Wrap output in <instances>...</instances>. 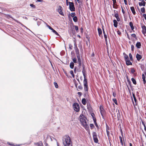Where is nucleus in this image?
Segmentation results:
<instances>
[{
    "mask_svg": "<svg viewBox=\"0 0 146 146\" xmlns=\"http://www.w3.org/2000/svg\"><path fill=\"white\" fill-rule=\"evenodd\" d=\"M62 141L64 146H72V142L70 137L68 135H66L64 136Z\"/></svg>",
    "mask_w": 146,
    "mask_h": 146,
    "instance_id": "f257e3e1",
    "label": "nucleus"
},
{
    "mask_svg": "<svg viewBox=\"0 0 146 146\" xmlns=\"http://www.w3.org/2000/svg\"><path fill=\"white\" fill-rule=\"evenodd\" d=\"M80 122L82 123V125L86 129H87L88 128V126L87 124L86 118L83 115H80Z\"/></svg>",
    "mask_w": 146,
    "mask_h": 146,
    "instance_id": "f03ea898",
    "label": "nucleus"
},
{
    "mask_svg": "<svg viewBox=\"0 0 146 146\" xmlns=\"http://www.w3.org/2000/svg\"><path fill=\"white\" fill-rule=\"evenodd\" d=\"M74 110L76 112H78L80 110V106L78 103H75L73 105Z\"/></svg>",
    "mask_w": 146,
    "mask_h": 146,
    "instance_id": "7ed1b4c3",
    "label": "nucleus"
},
{
    "mask_svg": "<svg viewBox=\"0 0 146 146\" xmlns=\"http://www.w3.org/2000/svg\"><path fill=\"white\" fill-rule=\"evenodd\" d=\"M93 140L94 142L95 143H98V140L97 138V134L96 132H94L92 133Z\"/></svg>",
    "mask_w": 146,
    "mask_h": 146,
    "instance_id": "20e7f679",
    "label": "nucleus"
},
{
    "mask_svg": "<svg viewBox=\"0 0 146 146\" xmlns=\"http://www.w3.org/2000/svg\"><path fill=\"white\" fill-rule=\"evenodd\" d=\"M74 49L77 58H80L79 50L76 45L75 44Z\"/></svg>",
    "mask_w": 146,
    "mask_h": 146,
    "instance_id": "39448f33",
    "label": "nucleus"
},
{
    "mask_svg": "<svg viewBox=\"0 0 146 146\" xmlns=\"http://www.w3.org/2000/svg\"><path fill=\"white\" fill-rule=\"evenodd\" d=\"M84 90L85 91H88V86L87 85V79H84Z\"/></svg>",
    "mask_w": 146,
    "mask_h": 146,
    "instance_id": "423d86ee",
    "label": "nucleus"
},
{
    "mask_svg": "<svg viewBox=\"0 0 146 146\" xmlns=\"http://www.w3.org/2000/svg\"><path fill=\"white\" fill-rule=\"evenodd\" d=\"M69 8L70 10L72 11H75V9L74 7V3L73 2H69Z\"/></svg>",
    "mask_w": 146,
    "mask_h": 146,
    "instance_id": "0eeeda50",
    "label": "nucleus"
},
{
    "mask_svg": "<svg viewBox=\"0 0 146 146\" xmlns=\"http://www.w3.org/2000/svg\"><path fill=\"white\" fill-rule=\"evenodd\" d=\"M62 7L60 6H59L58 8V9H57V11L59 13L62 15L64 16V14L62 11Z\"/></svg>",
    "mask_w": 146,
    "mask_h": 146,
    "instance_id": "6e6552de",
    "label": "nucleus"
},
{
    "mask_svg": "<svg viewBox=\"0 0 146 146\" xmlns=\"http://www.w3.org/2000/svg\"><path fill=\"white\" fill-rule=\"evenodd\" d=\"M142 29V32L143 34H146V27L144 25H143L141 27Z\"/></svg>",
    "mask_w": 146,
    "mask_h": 146,
    "instance_id": "1a4fd4ad",
    "label": "nucleus"
},
{
    "mask_svg": "<svg viewBox=\"0 0 146 146\" xmlns=\"http://www.w3.org/2000/svg\"><path fill=\"white\" fill-rule=\"evenodd\" d=\"M146 3L144 1V0H142L141 2H139V6H145V5Z\"/></svg>",
    "mask_w": 146,
    "mask_h": 146,
    "instance_id": "9d476101",
    "label": "nucleus"
},
{
    "mask_svg": "<svg viewBox=\"0 0 146 146\" xmlns=\"http://www.w3.org/2000/svg\"><path fill=\"white\" fill-rule=\"evenodd\" d=\"M136 58L138 61H139L141 59L142 57V56L140 54H136Z\"/></svg>",
    "mask_w": 146,
    "mask_h": 146,
    "instance_id": "9b49d317",
    "label": "nucleus"
},
{
    "mask_svg": "<svg viewBox=\"0 0 146 146\" xmlns=\"http://www.w3.org/2000/svg\"><path fill=\"white\" fill-rule=\"evenodd\" d=\"M36 145H37L38 146H43L42 143L41 141H40L38 143H35Z\"/></svg>",
    "mask_w": 146,
    "mask_h": 146,
    "instance_id": "f8f14e48",
    "label": "nucleus"
},
{
    "mask_svg": "<svg viewBox=\"0 0 146 146\" xmlns=\"http://www.w3.org/2000/svg\"><path fill=\"white\" fill-rule=\"evenodd\" d=\"M114 17L116 18L117 21L119 22L120 21V19L119 17L118 14L117 13L115 14Z\"/></svg>",
    "mask_w": 146,
    "mask_h": 146,
    "instance_id": "ddd939ff",
    "label": "nucleus"
},
{
    "mask_svg": "<svg viewBox=\"0 0 146 146\" xmlns=\"http://www.w3.org/2000/svg\"><path fill=\"white\" fill-rule=\"evenodd\" d=\"M113 25L115 27H117V26L118 23L117 21L115 20H113Z\"/></svg>",
    "mask_w": 146,
    "mask_h": 146,
    "instance_id": "4468645a",
    "label": "nucleus"
},
{
    "mask_svg": "<svg viewBox=\"0 0 146 146\" xmlns=\"http://www.w3.org/2000/svg\"><path fill=\"white\" fill-rule=\"evenodd\" d=\"M123 54L124 56L125 61L129 59L128 56L127 54H126L125 52H124Z\"/></svg>",
    "mask_w": 146,
    "mask_h": 146,
    "instance_id": "2eb2a0df",
    "label": "nucleus"
},
{
    "mask_svg": "<svg viewBox=\"0 0 146 146\" xmlns=\"http://www.w3.org/2000/svg\"><path fill=\"white\" fill-rule=\"evenodd\" d=\"M126 64L127 65H132V63L128 60H125Z\"/></svg>",
    "mask_w": 146,
    "mask_h": 146,
    "instance_id": "dca6fc26",
    "label": "nucleus"
},
{
    "mask_svg": "<svg viewBox=\"0 0 146 146\" xmlns=\"http://www.w3.org/2000/svg\"><path fill=\"white\" fill-rule=\"evenodd\" d=\"M136 46L138 48H141V45L140 42H138L136 44Z\"/></svg>",
    "mask_w": 146,
    "mask_h": 146,
    "instance_id": "f3484780",
    "label": "nucleus"
},
{
    "mask_svg": "<svg viewBox=\"0 0 146 146\" xmlns=\"http://www.w3.org/2000/svg\"><path fill=\"white\" fill-rule=\"evenodd\" d=\"M130 9L133 13L134 15H135V10L134 7H131L130 8Z\"/></svg>",
    "mask_w": 146,
    "mask_h": 146,
    "instance_id": "a211bd4d",
    "label": "nucleus"
},
{
    "mask_svg": "<svg viewBox=\"0 0 146 146\" xmlns=\"http://www.w3.org/2000/svg\"><path fill=\"white\" fill-rule=\"evenodd\" d=\"M98 31L99 36H100L102 33V32L101 29L100 28H98Z\"/></svg>",
    "mask_w": 146,
    "mask_h": 146,
    "instance_id": "6ab92c4d",
    "label": "nucleus"
},
{
    "mask_svg": "<svg viewBox=\"0 0 146 146\" xmlns=\"http://www.w3.org/2000/svg\"><path fill=\"white\" fill-rule=\"evenodd\" d=\"M129 25L131 28L132 30H133L134 29V27L133 25V23L132 22H130L129 23Z\"/></svg>",
    "mask_w": 146,
    "mask_h": 146,
    "instance_id": "aec40b11",
    "label": "nucleus"
},
{
    "mask_svg": "<svg viewBox=\"0 0 146 146\" xmlns=\"http://www.w3.org/2000/svg\"><path fill=\"white\" fill-rule=\"evenodd\" d=\"M74 63L73 62H71L70 63V67L71 69H73L74 68Z\"/></svg>",
    "mask_w": 146,
    "mask_h": 146,
    "instance_id": "412c9836",
    "label": "nucleus"
},
{
    "mask_svg": "<svg viewBox=\"0 0 146 146\" xmlns=\"http://www.w3.org/2000/svg\"><path fill=\"white\" fill-rule=\"evenodd\" d=\"M86 102V101L85 99L83 98L82 100V103L84 105H85Z\"/></svg>",
    "mask_w": 146,
    "mask_h": 146,
    "instance_id": "4be33fe9",
    "label": "nucleus"
},
{
    "mask_svg": "<svg viewBox=\"0 0 146 146\" xmlns=\"http://www.w3.org/2000/svg\"><path fill=\"white\" fill-rule=\"evenodd\" d=\"M78 64H79L78 66L79 67H80L81 66V60L80 58H78Z\"/></svg>",
    "mask_w": 146,
    "mask_h": 146,
    "instance_id": "5701e85b",
    "label": "nucleus"
},
{
    "mask_svg": "<svg viewBox=\"0 0 146 146\" xmlns=\"http://www.w3.org/2000/svg\"><path fill=\"white\" fill-rule=\"evenodd\" d=\"M100 112L101 114L102 115V113L104 109L103 107L102 106H100Z\"/></svg>",
    "mask_w": 146,
    "mask_h": 146,
    "instance_id": "b1692460",
    "label": "nucleus"
},
{
    "mask_svg": "<svg viewBox=\"0 0 146 146\" xmlns=\"http://www.w3.org/2000/svg\"><path fill=\"white\" fill-rule=\"evenodd\" d=\"M73 20L74 22H77L78 20V19L76 16H75L73 18Z\"/></svg>",
    "mask_w": 146,
    "mask_h": 146,
    "instance_id": "393cba45",
    "label": "nucleus"
},
{
    "mask_svg": "<svg viewBox=\"0 0 146 146\" xmlns=\"http://www.w3.org/2000/svg\"><path fill=\"white\" fill-rule=\"evenodd\" d=\"M131 80L134 84H136V81L134 78H132Z\"/></svg>",
    "mask_w": 146,
    "mask_h": 146,
    "instance_id": "a878e982",
    "label": "nucleus"
},
{
    "mask_svg": "<svg viewBox=\"0 0 146 146\" xmlns=\"http://www.w3.org/2000/svg\"><path fill=\"white\" fill-rule=\"evenodd\" d=\"M119 138L120 140V142L121 143V144L122 145H123V142L122 138L121 136H119Z\"/></svg>",
    "mask_w": 146,
    "mask_h": 146,
    "instance_id": "bb28decb",
    "label": "nucleus"
},
{
    "mask_svg": "<svg viewBox=\"0 0 146 146\" xmlns=\"http://www.w3.org/2000/svg\"><path fill=\"white\" fill-rule=\"evenodd\" d=\"M51 30L56 35H57L58 36L59 34L58 33L54 30L53 29L52 30Z\"/></svg>",
    "mask_w": 146,
    "mask_h": 146,
    "instance_id": "cd10ccee",
    "label": "nucleus"
},
{
    "mask_svg": "<svg viewBox=\"0 0 146 146\" xmlns=\"http://www.w3.org/2000/svg\"><path fill=\"white\" fill-rule=\"evenodd\" d=\"M112 0L113 1V8H114V6H117L116 4V0Z\"/></svg>",
    "mask_w": 146,
    "mask_h": 146,
    "instance_id": "c85d7f7f",
    "label": "nucleus"
},
{
    "mask_svg": "<svg viewBox=\"0 0 146 146\" xmlns=\"http://www.w3.org/2000/svg\"><path fill=\"white\" fill-rule=\"evenodd\" d=\"M70 74L72 75L73 77L74 78L75 76H74V74L73 72V70H71L70 71Z\"/></svg>",
    "mask_w": 146,
    "mask_h": 146,
    "instance_id": "c756f323",
    "label": "nucleus"
},
{
    "mask_svg": "<svg viewBox=\"0 0 146 146\" xmlns=\"http://www.w3.org/2000/svg\"><path fill=\"white\" fill-rule=\"evenodd\" d=\"M73 63H76L77 62V59L76 58H73L72 60Z\"/></svg>",
    "mask_w": 146,
    "mask_h": 146,
    "instance_id": "7c9ffc66",
    "label": "nucleus"
},
{
    "mask_svg": "<svg viewBox=\"0 0 146 146\" xmlns=\"http://www.w3.org/2000/svg\"><path fill=\"white\" fill-rule=\"evenodd\" d=\"M141 12L143 13H144L145 12V8L144 7H143L141 9Z\"/></svg>",
    "mask_w": 146,
    "mask_h": 146,
    "instance_id": "2f4dec72",
    "label": "nucleus"
},
{
    "mask_svg": "<svg viewBox=\"0 0 146 146\" xmlns=\"http://www.w3.org/2000/svg\"><path fill=\"white\" fill-rule=\"evenodd\" d=\"M112 100H113V101L115 103V104L116 105L117 104V101L116 99H115V98L113 99Z\"/></svg>",
    "mask_w": 146,
    "mask_h": 146,
    "instance_id": "473e14b6",
    "label": "nucleus"
},
{
    "mask_svg": "<svg viewBox=\"0 0 146 146\" xmlns=\"http://www.w3.org/2000/svg\"><path fill=\"white\" fill-rule=\"evenodd\" d=\"M133 99L135 102L136 103L137 102V100L135 97V95L134 94H133Z\"/></svg>",
    "mask_w": 146,
    "mask_h": 146,
    "instance_id": "72a5a7b5",
    "label": "nucleus"
},
{
    "mask_svg": "<svg viewBox=\"0 0 146 146\" xmlns=\"http://www.w3.org/2000/svg\"><path fill=\"white\" fill-rule=\"evenodd\" d=\"M129 56L130 59L131 60H133V57H132V55H131V53H130L129 54Z\"/></svg>",
    "mask_w": 146,
    "mask_h": 146,
    "instance_id": "f704fd0d",
    "label": "nucleus"
},
{
    "mask_svg": "<svg viewBox=\"0 0 146 146\" xmlns=\"http://www.w3.org/2000/svg\"><path fill=\"white\" fill-rule=\"evenodd\" d=\"M135 72V71L134 69L133 68H131V72L132 74H133Z\"/></svg>",
    "mask_w": 146,
    "mask_h": 146,
    "instance_id": "c9c22d12",
    "label": "nucleus"
},
{
    "mask_svg": "<svg viewBox=\"0 0 146 146\" xmlns=\"http://www.w3.org/2000/svg\"><path fill=\"white\" fill-rule=\"evenodd\" d=\"M54 84L56 88H57L58 87V86L57 83L54 82Z\"/></svg>",
    "mask_w": 146,
    "mask_h": 146,
    "instance_id": "e433bc0d",
    "label": "nucleus"
},
{
    "mask_svg": "<svg viewBox=\"0 0 146 146\" xmlns=\"http://www.w3.org/2000/svg\"><path fill=\"white\" fill-rule=\"evenodd\" d=\"M76 14L75 13H71L70 15L72 17H75L74 16Z\"/></svg>",
    "mask_w": 146,
    "mask_h": 146,
    "instance_id": "4c0bfd02",
    "label": "nucleus"
},
{
    "mask_svg": "<svg viewBox=\"0 0 146 146\" xmlns=\"http://www.w3.org/2000/svg\"><path fill=\"white\" fill-rule=\"evenodd\" d=\"M82 72L83 74V73H86V71L85 69V67L84 66H83V69L82 70Z\"/></svg>",
    "mask_w": 146,
    "mask_h": 146,
    "instance_id": "58836bf2",
    "label": "nucleus"
},
{
    "mask_svg": "<svg viewBox=\"0 0 146 146\" xmlns=\"http://www.w3.org/2000/svg\"><path fill=\"white\" fill-rule=\"evenodd\" d=\"M75 30L76 31H78V28L77 26H74Z\"/></svg>",
    "mask_w": 146,
    "mask_h": 146,
    "instance_id": "ea45409f",
    "label": "nucleus"
},
{
    "mask_svg": "<svg viewBox=\"0 0 146 146\" xmlns=\"http://www.w3.org/2000/svg\"><path fill=\"white\" fill-rule=\"evenodd\" d=\"M44 143L45 144V146H49L48 144L47 143V140H44Z\"/></svg>",
    "mask_w": 146,
    "mask_h": 146,
    "instance_id": "a19ab883",
    "label": "nucleus"
},
{
    "mask_svg": "<svg viewBox=\"0 0 146 146\" xmlns=\"http://www.w3.org/2000/svg\"><path fill=\"white\" fill-rule=\"evenodd\" d=\"M104 38H105L106 41L107 42V35L106 34H104Z\"/></svg>",
    "mask_w": 146,
    "mask_h": 146,
    "instance_id": "79ce46f5",
    "label": "nucleus"
},
{
    "mask_svg": "<svg viewBox=\"0 0 146 146\" xmlns=\"http://www.w3.org/2000/svg\"><path fill=\"white\" fill-rule=\"evenodd\" d=\"M87 108L89 111H91L92 109L91 107L90 106H88Z\"/></svg>",
    "mask_w": 146,
    "mask_h": 146,
    "instance_id": "37998d69",
    "label": "nucleus"
},
{
    "mask_svg": "<svg viewBox=\"0 0 146 146\" xmlns=\"http://www.w3.org/2000/svg\"><path fill=\"white\" fill-rule=\"evenodd\" d=\"M131 50L132 51H133L134 50V45H131Z\"/></svg>",
    "mask_w": 146,
    "mask_h": 146,
    "instance_id": "c03bdc74",
    "label": "nucleus"
},
{
    "mask_svg": "<svg viewBox=\"0 0 146 146\" xmlns=\"http://www.w3.org/2000/svg\"><path fill=\"white\" fill-rule=\"evenodd\" d=\"M106 132H107V135H108V137L109 140L110 141L109 138V135L110 132L109 131H108L107 130L106 131Z\"/></svg>",
    "mask_w": 146,
    "mask_h": 146,
    "instance_id": "a18cd8bd",
    "label": "nucleus"
},
{
    "mask_svg": "<svg viewBox=\"0 0 146 146\" xmlns=\"http://www.w3.org/2000/svg\"><path fill=\"white\" fill-rule=\"evenodd\" d=\"M30 6L33 8H35V7H36L33 4H31L30 5Z\"/></svg>",
    "mask_w": 146,
    "mask_h": 146,
    "instance_id": "49530a36",
    "label": "nucleus"
},
{
    "mask_svg": "<svg viewBox=\"0 0 146 146\" xmlns=\"http://www.w3.org/2000/svg\"><path fill=\"white\" fill-rule=\"evenodd\" d=\"M90 127H91V129L93 128L94 127V125L93 124H90Z\"/></svg>",
    "mask_w": 146,
    "mask_h": 146,
    "instance_id": "de8ad7c7",
    "label": "nucleus"
},
{
    "mask_svg": "<svg viewBox=\"0 0 146 146\" xmlns=\"http://www.w3.org/2000/svg\"><path fill=\"white\" fill-rule=\"evenodd\" d=\"M113 96L114 97H115L116 96V93L114 92H113Z\"/></svg>",
    "mask_w": 146,
    "mask_h": 146,
    "instance_id": "09e8293b",
    "label": "nucleus"
},
{
    "mask_svg": "<svg viewBox=\"0 0 146 146\" xmlns=\"http://www.w3.org/2000/svg\"><path fill=\"white\" fill-rule=\"evenodd\" d=\"M41 24V21H38L37 22V24L38 26H39Z\"/></svg>",
    "mask_w": 146,
    "mask_h": 146,
    "instance_id": "8fccbe9b",
    "label": "nucleus"
},
{
    "mask_svg": "<svg viewBox=\"0 0 146 146\" xmlns=\"http://www.w3.org/2000/svg\"><path fill=\"white\" fill-rule=\"evenodd\" d=\"M46 139H50L51 140V141H52V138H51L50 137V136H47V138H46Z\"/></svg>",
    "mask_w": 146,
    "mask_h": 146,
    "instance_id": "3c124183",
    "label": "nucleus"
},
{
    "mask_svg": "<svg viewBox=\"0 0 146 146\" xmlns=\"http://www.w3.org/2000/svg\"><path fill=\"white\" fill-rule=\"evenodd\" d=\"M69 48L70 49H72V46L71 44H69Z\"/></svg>",
    "mask_w": 146,
    "mask_h": 146,
    "instance_id": "603ef678",
    "label": "nucleus"
},
{
    "mask_svg": "<svg viewBox=\"0 0 146 146\" xmlns=\"http://www.w3.org/2000/svg\"><path fill=\"white\" fill-rule=\"evenodd\" d=\"M142 79H145V76L144 74H142Z\"/></svg>",
    "mask_w": 146,
    "mask_h": 146,
    "instance_id": "864d4df0",
    "label": "nucleus"
},
{
    "mask_svg": "<svg viewBox=\"0 0 146 146\" xmlns=\"http://www.w3.org/2000/svg\"><path fill=\"white\" fill-rule=\"evenodd\" d=\"M84 77V79H86V73H83V74Z\"/></svg>",
    "mask_w": 146,
    "mask_h": 146,
    "instance_id": "5fc2aeb1",
    "label": "nucleus"
},
{
    "mask_svg": "<svg viewBox=\"0 0 146 146\" xmlns=\"http://www.w3.org/2000/svg\"><path fill=\"white\" fill-rule=\"evenodd\" d=\"M47 27L49 28V29H50L51 30L53 29L50 26L47 25Z\"/></svg>",
    "mask_w": 146,
    "mask_h": 146,
    "instance_id": "6e6d98bb",
    "label": "nucleus"
},
{
    "mask_svg": "<svg viewBox=\"0 0 146 146\" xmlns=\"http://www.w3.org/2000/svg\"><path fill=\"white\" fill-rule=\"evenodd\" d=\"M78 88L79 89L81 90L82 88V87L81 86V85L79 86H78Z\"/></svg>",
    "mask_w": 146,
    "mask_h": 146,
    "instance_id": "4d7b16f0",
    "label": "nucleus"
},
{
    "mask_svg": "<svg viewBox=\"0 0 146 146\" xmlns=\"http://www.w3.org/2000/svg\"><path fill=\"white\" fill-rule=\"evenodd\" d=\"M78 94L80 96L82 95V93L80 92H78Z\"/></svg>",
    "mask_w": 146,
    "mask_h": 146,
    "instance_id": "13d9d810",
    "label": "nucleus"
},
{
    "mask_svg": "<svg viewBox=\"0 0 146 146\" xmlns=\"http://www.w3.org/2000/svg\"><path fill=\"white\" fill-rule=\"evenodd\" d=\"M131 36L134 38L136 37V35L134 34H132L131 35Z\"/></svg>",
    "mask_w": 146,
    "mask_h": 146,
    "instance_id": "bf43d9fd",
    "label": "nucleus"
},
{
    "mask_svg": "<svg viewBox=\"0 0 146 146\" xmlns=\"http://www.w3.org/2000/svg\"><path fill=\"white\" fill-rule=\"evenodd\" d=\"M94 123H96V119L95 117L93 118Z\"/></svg>",
    "mask_w": 146,
    "mask_h": 146,
    "instance_id": "052dcab7",
    "label": "nucleus"
},
{
    "mask_svg": "<svg viewBox=\"0 0 146 146\" xmlns=\"http://www.w3.org/2000/svg\"><path fill=\"white\" fill-rule=\"evenodd\" d=\"M91 116L93 118H94L95 115L94 113H92L91 114Z\"/></svg>",
    "mask_w": 146,
    "mask_h": 146,
    "instance_id": "680f3d73",
    "label": "nucleus"
},
{
    "mask_svg": "<svg viewBox=\"0 0 146 146\" xmlns=\"http://www.w3.org/2000/svg\"><path fill=\"white\" fill-rule=\"evenodd\" d=\"M66 3L67 6L68 5L69 2H68V0H66Z\"/></svg>",
    "mask_w": 146,
    "mask_h": 146,
    "instance_id": "e2e57ef3",
    "label": "nucleus"
},
{
    "mask_svg": "<svg viewBox=\"0 0 146 146\" xmlns=\"http://www.w3.org/2000/svg\"><path fill=\"white\" fill-rule=\"evenodd\" d=\"M145 79H143V83L145 84L146 83V81L145 80Z\"/></svg>",
    "mask_w": 146,
    "mask_h": 146,
    "instance_id": "0e129e2a",
    "label": "nucleus"
},
{
    "mask_svg": "<svg viewBox=\"0 0 146 146\" xmlns=\"http://www.w3.org/2000/svg\"><path fill=\"white\" fill-rule=\"evenodd\" d=\"M117 34L119 35H120L121 34V33L119 31H117Z\"/></svg>",
    "mask_w": 146,
    "mask_h": 146,
    "instance_id": "69168bd1",
    "label": "nucleus"
},
{
    "mask_svg": "<svg viewBox=\"0 0 146 146\" xmlns=\"http://www.w3.org/2000/svg\"><path fill=\"white\" fill-rule=\"evenodd\" d=\"M143 16L144 17L145 19L146 20V14H144L143 15Z\"/></svg>",
    "mask_w": 146,
    "mask_h": 146,
    "instance_id": "338daca9",
    "label": "nucleus"
},
{
    "mask_svg": "<svg viewBox=\"0 0 146 146\" xmlns=\"http://www.w3.org/2000/svg\"><path fill=\"white\" fill-rule=\"evenodd\" d=\"M124 2L125 5H127V1L126 0H124Z\"/></svg>",
    "mask_w": 146,
    "mask_h": 146,
    "instance_id": "774afa93",
    "label": "nucleus"
}]
</instances>
